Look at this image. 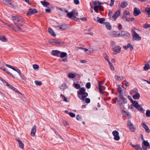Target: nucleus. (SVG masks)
<instances>
[{"instance_id":"obj_25","label":"nucleus","mask_w":150,"mask_h":150,"mask_svg":"<svg viewBox=\"0 0 150 150\" xmlns=\"http://www.w3.org/2000/svg\"><path fill=\"white\" fill-rule=\"evenodd\" d=\"M128 4V3L127 2L123 1L121 3V6L122 8H125L127 6Z\"/></svg>"},{"instance_id":"obj_32","label":"nucleus","mask_w":150,"mask_h":150,"mask_svg":"<svg viewBox=\"0 0 150 150\" xmlns=\"http://www.w3.org/2000/svg\"><path fill=\"white\" fill-rule=\"evenodd\" d=\"M102 86H103L102 85V84L101 83H100L99 82L98 85V89H99V91H100V92L101 93H102V89H101V87ZM97 88L98 89V87H97Z\"/></svg>"},{"instance_id":"obj_45","label":"nucleus","mask_w":150,"mask_h":150,"mask_svg":"<svg viewBox=\"0 0 150 150\" xmlns=\"http://www.w3.org/2000/svg\"><path fill=\"white\" fill-rule=\"evenodd\" d=\"M137 109L139 111L143 112L144 111V110L143 108L142 107L141 105H139V106L137 108Z\"/></svg>"},{"instance_id":"obj_35","label":"nucleus","mask_w":150,"mask_h":150,"mask_svg":"<svg viewBox=\"0 0 150 150\" xmlns=\"http://www.w3.org/2000/svg\"><path fill=\"white\" fill-rule=\"evenodd\" d=\"M150 68V65L149 64H146L144 67V69L145 71L148 70Z\"/></svg>"},{"instance_id":"obj_18","label":"nucleus","mask_w":150,"mask_h":150,"mask_svg":"<svg viewBox=\"0 0 150 150\" xmlns=\"http://www.w3.org/2000/svg\"><path fill=\"white\" fill-rule=\"evenodd\" d=\"M0 79L2 81V82H3V83L5 86H8V87L10 89L11 88L12 86H11L8 83L6 82L2 78H0Z\"/></svg>"},{"instance_id":"obj_21","label":"nucleus","mask_w":150,"mask_h":150,"mask_svg":"<svg viewBox=\"0 0 150 150\" xmlns=\"http://www.w3.org/2000/svg\"><path fill=\"white\" fill-rule=\"evenodd\" d=\"M93 51V49L92 48H89L88 49H85V52H86V54H88L92 53Z\"/></svg>"},{"instance_id":"obj_58","label":"nucleus","mask_w":150,"mask_h":150,"mask_svg":"<svg viewBox=\"0 0 150 150\" xmlns=\"http://www.w3.org/2000/svg\"><path fill=\"white\" fill-rule=\"evenodd\" d=\"M115 0H111L110 5L111 6L113 5L114 3Z\"/></svg>"},{"instance_id":"obj_2","label":"nucleus","mask_w":150,"mask_h":150,"mask_svg":"<svg viewBox=\"0 0 150 150\" xmlns=\"http://www.w3.org/2000/svg\"><path fill=\"white\" fill-rule=\"evenodd\" d=\"M73 86L77 89H80L79 90L77 91V95L79 98L81 100H84V88L83 87L80 88V86L78 84L74 82Z\"/></svg>"},{"instance_id":"obj_51","label":"nucleus","mask_w":150,"mask_h":150,"mask_svg":"<svg viewBox=\"0 0 150 150\" xmlns=\"http://www.w3.org/2000/svg\"><path fill=\"white\" fill-rule=\"evenodd\" d=\"M100 7V6H96L94 7V9L95 11L96 12H98V9H99V7Z\"/></svg>"},{"instance_id":"obj_8","label":"nucleus","mask_w":150,"mask_h":150,"mask_svg":"<svg viewBox=\"0 0 150 150\" xmlns=\"http://www.w3.org/2000/svg\"><path fill=\"white\" fill-rule=\"evenodd\" d=\"M121 47L120 46H117L112 48L113 54H116L120 52Z\"/></svg>"},{"instance_id":"obj_6","label":"nucleus","mask_w":150,"mask_h":150,"mask_svg":"<svg viewBox=\"0 0 150 150\" xmlns=\"http://www.w3.org/2000/svg\"><path fill=\"white\" fill-rule=\"evenodd\" d=\"M67 25L65 23L63 24L62 25L59 26L56 25L55 26V28H56L61 31L66 30L67 29Z\"/></svg>"},{"instance_id":"obj_34","label":"nucleus","mask_w":150,"mask_h":150,"mask_svg":"<svg viewBox=\"0 0 150 150\" xmlns=\"http://www.w3.org/2000/svg\"><path fill=\"white\" fill-rule=\"evenodd\" d=\"M40 2L42 5L44 6H47L50 4V3H49L45 1H41Z\"/></svg>"},{"instance_id":"obj_53","label":"nucleus","mask_w":150,"mask_h":150,"mask_svg":"<svg viewBox=\"0 0 150 150\" xmlns=\"http://www.w3.org/2000/svg\"><path fill=\"white\" fill-rule=\"evenodd\" d=\"M150 27V24H145L143 26V27L144 28H148Z\"/></svg>"},{"instance_id":"obj_59","label":"nucleus","mask_w":150,"mask_h":150,"mask_svg":"<svg viewBox=\"0 0 150 150\" xmlns=\"http://www.w3.org/2000/svg\"><path fill=\"white\" fill-rule=\"evenodd\" d=\"M118 92L119 93H121L122 92V90L120 86L118 87Z\"/></svg>"},{"instance_id":"obj_15","label":"nucleus","mask_w":150,"mask_h":150,"mask_svg":"<svg viewBox=\"0 0 150 150\" xmlns=\"http://www.w3.org/2000/svg\"><path fill=\"white\" fill-rule=\"evenodd\" d=\"M120 14V11L119 10L117 11L115 13L114 15L112 16V18L114 19V20H115Z\"/></svg>"},{"instance_id":"obj_64","label":"nucleus","mask_w":150,"mask_h":150,"mask_svg":"<svg viewBox=\"0 0 150 150\" xmlns=\"http://www.w3.org/2000/svg\"><path fill=\"white\" fill-rule=\"evenodd\" d=\"M112 13V12L111 11H110L108 13V16L109 17H111V14Z\"/></svg>"},{"instance_id":"obj_48","label":"nucleus","mask_w":150,"mask_h":150,"mask_svg":"<svg viewBox=\"0 0 150 150\" xmlns=\"http://www.w3.org/2000/svg\"><path fill=\"white\" fill-rule=\"evenodd\" d=\"M73 15L74 16H74H77L78 15V13L75 10H74L73 11H71Z\"/></svg>"},{"instance_id":"obj_43","label":"nucleus","mask_w":150,"mask_h":150,"mask_svg":"<svg viewBox=\"0 0 150 150\" xmlns=\"http://www.w3.org/2000/svg\"><path fill=\"white\" fill-rule=\"evenodd\" d=\"M58 9L61 10V11L63 12V13H68V11L64 8H58Z\"/></svg>"},{"instance_id":"obj_49","label":"nucleus","mask_w":150,"mask_h":150,"mask_svg":"<svg viewBox=\"0 0 150 150\" xmlns=\"http://www.w3.org/2000/svg\"><path fill=\"white\" fill-rule=\"evenodd\" d=\"M33 67L34 69L36 70L38 69L39 67L38 65L36 64H35L33 65Z\"/></svg>"},{"instance_id":"obj_63","label":"nucleus","mask_w":150,"mask_h":150,"mask_svg":"<svg viewBox=\"0 0 150 150\" xmlns=\"http://www.w3.org/2000/svg\"><path fill=\"white\" fill-rule=\"evenodd\" d=\"M62 123L63 125L65 126H67L68 125L67 122L66 121H63Z\"/></svg>"},{"instance_id":"obj_36","label":"nucleus","mask_w":150,"mask_h":150,"mask_svg":"<svg viewBox=\"0 0 150 150\" xmlns=\"http://www.w3.org/2000/svg\"><path fill=\"white\" fill-rule=\"evenodd\" d=\"M143 144L146 146H149V149L150 148L149 144L147 141L144 140L143 141Z\"/></svg>"},{"instance_id":"obj_44","label":"nucleus","mask_w":150,"mask_h":150,"mask_svg":"<svg viewBox=\"0 0 150 150\" xmlns=\"http://www.w3.org/2000/svg\"><path fill=\"white\" fill-rule=\"evenodd\" d=\"M60 96L63 99V100L64 101L66 102H68V100L67 98L64 96V95H62V94H61Z\"/></svg>"},{"instance_id":"obj_11","label":"nucleus","mask_w":150,"mask_h":150,"mask_svg":"<svg viewBox=\"0 0 150 150\" xmlns=\"http://www.w3.org/2000/svg\"><path fill=\"white\" fill-rule=\"evenodd\" d=\"M109 34L113 37H121L120 33L117 34V32L115 31H111L109 32Z\"/></svg>"},{"instance_id":"obj_33","label":"nucleus","mask_w":150,"mask_h":150,"mask_svg":"<svg viewBox=\"0 0 150 150\" xmlns=\"http://www.w3.org/2000/svg\"><path fill=\"white\" fill-rule=\"evenodd\" d=\"M0 40L4 42H6L7 40V39L4 36L2 35H0Z\"/></svg>"},{"instance_id":"obj_16","label":"nucleus","mask_w":150,"mask_h":150,"mask_svg":"<svg viewBox=\"0 0 150 150\" xmlns=\"http://www.w3.org/2000/svg\"><path fill=\"white\" fill-rule=\"evenodd\" d=\"M123 48L125 50H126L129 48L131 50H133L134 49L133 46L130 43H128L127 46H124L123 47Z\"/></svg>"},{"instance_id":"obj_60","label":"nucleus","mask_w":150,"mask_h":150,"mask_svg":"<svg viewBox=\"0 0 150 150\" xmlns=\"http://www.w3.org/2000/svg\"><path fill=\"white\" fill-rule=\"evenodd\" d=\"M69 115L71 117H75V115L74 113H68Z\"/></svg>"},{"instance_id":"obj_50","label":"nucleus","mask_w":150,"mask_h":150,"mask_svg":"<svg viewBox=\"0 0 150 150\" xmlns=\"http://www.w3.org/2000/svg\"><path fill=\"white\" fill-rule=\"evenodd\" d=\"M93 2L95 5H96L97 4H103L102 3H100L98 1H93Z\"/></svg>"},{"instance_id":"obj_24","label":"nucleus","mask_w":150,"mask_h":150,"mask_svg":"<svg viewBox=\"0 0 150 150\" xmlns=\"http://www.w3.org/2000/svg\"><path fill=\"white\" fill-rule=\"evenodd\" d=\"M121 37L122 36H129L130 35L129 33L127 32H125L122 31L121 32Z\"/></svg>"},{"instance_id":"obj_5","label":"nucleus","mask_w":150,"mask_h":150,"mask_svg":"<svg viewBox=\"0 0 150 150\" xmlns=\"http://www.w3.org/2000/svg\"><path fill=\"white\" fill-rule=\"evenodd\" d=\"M127 127L132 132H134L136 129L135 127L129 120L128 121Z\"/></svg>"},{"instance_id":"obj_55","label":"nucleus","mask_w":150,"mask_h":150,"mask_svg":"<svg viewBox=\"0 0 150 150\" xmlns=\"http://www.w3.org/2000/svg\"><path fill=\"white\" fill-rule=\"evenodd\" d=\"M85 101L86 103H89L90 102V99L88 98H85Z\"/></svg>"},{"instance_id":"obj_47","label":"nucleus","mask_w":150,"mask_h":150,"mask_svg":"<svg viewBox=\"0 0 150 150\" xmlns=\"http://www.w3.org/2000/svg\"><path fill=\"white\" fill-rule=\"evenodd\" d=\"M137 92V89H134L132 90L130 92V93L132 95H133Z\"/></svg>"},{"instance_id":"obj_20","label":"nucleus","mask_w":150,"mask_h":150,"mask_svg":"<svg viewBox=\"0 0 150 150\" xmlns=\"http://www.w3.org/2000/svg\"><path fill=\"white\" fill-rule=\"evenodd\" d=\"M11 1V0H3L2 2L4 4L11 7L12 6L11 3L10 2Z\"/></svg>"},{"instance_id":"obj_13","label":"nucleus","mask_w":150,"mask_h":150,"mask_svg":"<svg viewBox=\"0 0 150 150\" xmlns=\"http://www.w3.org/2000/svg\"><path fill=\"white\" fill-rule=\"evenodd\" d=\"M52 54L54 56L58 57H59L60 52L58 50H52Z\"/></svg>"},{"instance_id":"obj_12","label":"nucleus","mask_w":150,"mask_h":150,"mask_svg":"<svg viewBox=\"0 0 150 150\" xmlns=\"http://www.w3.org/2000/svg\"><path fill=\"white\" fill-rule=\"evenodd\" d=\"M141 13L140 10L137 8H135L133 12V15L135 16H137Z\"/></svg>"},{"instance_id":"obj_54","label":"nucleus","mask_w":150,"mask_h":150,"mask_svg":"<svg viewBox=\"0 0 150 150\" xmlns=\"http://www.w3.org/2000/svg\"><path fill=\"white\" fill-rule=\"evenodd\" d=\"M123 83L126 86H129V83L128 82L125 81H124L123 82Z\"/></svg>"},{"instance_id":"obj_27","label":"nucleus","mask_w":150,"mask_h":150,"mask_svg":"<svg viewBox=\"0 0 150 150\" xmlns=\"http://www.w3.org/2000/svg\"><path fill=\"white\" fill-rule=\"evenodd\" d=\"M105 21V19L104 18H100L99 17H97V21L99 23H103Z\"/></svg>"},{"instance_id":"obj_41","label":"nucleus","mask_w":150,"mask_h":150,"mask_svg":"<svg viewBox=\"0 0 150 150\" xmlns=\"http://www.w3.org/2000/svg\"><path fill=\"white\" fill-rule=\"evenodd\" d=\"M133 105L134 106L137 108L139 106V105L138 103L136 101H135L133 103Z\"/></svg>"},{"instance_id":"obj_10","label":"nucleus","mask_w":150,"mask_h":150,"mask_svg":"<svg viewBox=\"0 0 150 150\" xmlns=\"http://www.w3.org/2000/svg\"><path fill=\"white\" fill-rule=\"evenodd\" d=\"M6 66L7 67H9L10 68H11V69H12L13 70L16 71L18 73L19 76H21V72L20 70L19 69H18L17 68H15L13 67L12 66H11L9 65H8V64H6Z\"/></svg>"},{"instance_id":"obj_40","label":"nucleus","mask_w":150,"mask_h":150,"mask_svg":"<svg viewBox=\"0 0 150 150\" xmlns=\"http://www.w3.org/2000/svg\"><path fill=\"white\" fill-rule=\"evenodd\" d=\"M68 77L70 78L73 79L75 77V75L72 73H70L68 75Z\"/></svg>"},{"instance_id":"obj_31","label":"nucleus","mask_w":150,"mask_h":150,"mask_svg":"<svg viewBox=\"0 0 150 150\" xmlns=\"http://www.w3.org/2000/svg\"><path fill=\"white\" fill-rule=\"evenodd\" d=\"M67 87V86L65 83H63L59 87V88L61 89L64 90L66 89Z\"/></svg>"},{"instance_id":"obj_3","label":"nucleus","mask_w":150,"mask_h":150,"mask_svg":"<svg viewBox=\"0 0 150 150\" xmlns=\"http://www.w3.org/2000/svg\"><path fill=\"white\" fill-rule=\"evenodd\" d=\"M49 43L52 45H57L58 46L62 45L63 42H60L59 40L56 39H50L49 40Z\"/></svg>"},{"instance_id":"obj_42","label":"nucleus","mask_w":150,"mask_h":150,"mask_svg":"<svg viewBox=\"0 0 150 150\" xmlns=\"http://www.w3.org/2000/svg\"><path fill=\"white\" fill-rule=\"evenodd\" d=\"M91 83L89 82H87L86 85V87L87 89H90L91 87Z\"/></svg>"},{"instance_id":"obj_62","label":"nucleus","mask_w":150,"mask_h":150,"mask_svg":"<svg viewBox=\"0 0 150 150\" xmlns=\"http://www.w3.org/2000/svg\"><path fill=\"white\" fill-rule=\"evenodd\" d=\"M124 14L125 15H130V13L128 11H125V13Z\"/></svg>"},{"instance_id":"obj_57","label":"nucleus","mask_w":150,"mask_h":150,"mask_svg":"<svg viewBox=\"0 0 150 150\" xmlns=\"http://www.w3.org/2000/svg\"><path fill=\"white\" fill-rule=\"evenodd\" d=\"M103 55L104 57L106 60H107L108 61L109 60L108 57L106 54H104Z\"/></svg>"},{"instance_id":"obj_26","label":"nucleus","mask_w":150,"mask_h":150,"mask_svg":"<svg viewBox=\"0 0 150 150\" xmlns=\"http://www.w3.org/2000/svg\"><path fill=\"white\" fill-rule=\"evenodd\" d=\"M140 95L138 92L136 93L132 96L134 99H138L140 98Z\"/></svg>"},{"instance_id":"obj_7","label":"nucleus","mask_w":150,"mask_h":150,"mask_svg":"<svg viewBox=\"0 0 150 150\" xmlns=\"http://www.w3.org/2000/svg\"><path fill=\"white\" fill-rule=\"evenodd\" d=\"M112 134L114 136V139L116 141H118L120 139L119 132L116 130L112 132Z\"/></svg>"},{"instance_id":"obj_14","label":"nucleus","mask_w":150,"mask_h":150,"mask_svg":"<svg viewBox=\"0 0 150 150\" xmlns=\"http://www.w3.org/2000/svg\"><path fill=\"white\" fill-rule=\"evenodd\" d=\"M36 127L34 125L31 129L30 134L31 136L34 137L35 135L36 131Z\"/></svg>"},{"instance_id":"obj_9","label":"nucleus","mask_w":150,"mask_h":150,"mask_svg":"<svg viewBox=\"0 0 150 150\" xmlns=\"http://www.w3.org/2000/svg\"><path fill=\"white\" fill-rule=\"evenodd\" d=\"M37 11L35 9L30 8L27 12V15L28 16H30L36 13Z\"/></svg>"},{"instance_id":"obj_56","label":"nucleus","mask_w":150,"mask_h":150,"mask_svg":"<svg viewBox=\"0 0 150 150\" xmlns=\"http://www.w3.org/2000/svg\"><path fill=\"white\" fill-rule=\"evenodd\" d=\"M145 11L148 13L150 12V8L148 7H146L145 8Z\"/></svg>"},{"instance_id":"obj_19","label":"nucleus","mask_w":150,"mask_h":150,"mask_svg":"<svg viewBox=\"0 0 150 150\" xmlns=\"http://www.w3.org/2000/svg\"><path fill=\"white\" fill-rule=\"evenodd\" d=\"M141 125L142 127L145 129L146 132L149 133L150 132V130L149 129L148 127L144 123H142Z\"/></svg>"},{"instance_id":"obj_23","label":"nucleus","mask_w":150,"mask_h":150,"mask_svg":"<svg viewBox=\"0 0 150 150\" xmlns=\"http://www.w3.org/2000/svg\"><path fill=\"white\" fill-rule=\"evenodd\" d=\"M16 140L18 142L19 147L22 149H23L24 147V145L23 143L19 139H17Z\"/></svg>"},{"instance_id":"obj_37","label":"nucleus","mask_w":150,"mask_h":150,"mask_svg":"<svg viewBox=\"0 0 150 150\" xmlns=\"http://www.w3.org/2000/svg\"><path fill=\"white\" fill-rule=\"evenodd\" d=\"M105 25L108 29L110 30L111 29V27L110 24L108 22H106L105 23Z\"/></svg>"},{"instance_id":"obj_61","label":"nucleus","mask_w":150,"mask_h":150,"mask_svg":"<svg viewBox=\"0 0 150 150\" xmlns=\"http://www.w3.org/2000/svg\"><path fill=\"white\" fill-rule=\"evenodd\" d=\"M74 2L75 4L76 5L78 4L79 3V0H74Z\"/></svg>"},{"instance_id":"obj_38","label":"nucleus","mask_w":150,"mask_h":150,"mask_svg":"<svg viewBox=\"0 0 150 150\" xmlns=\"http://www.w3.org/2000/svg\"><path fill=\"white\" fill-rule=\"evenodd\" d=\"M11 89L13 90L15 92L17 93H19V94H20L21 95H22L21 93L18 91L17 90V89H16L15 87H13V86H12V88H11Z\"/></svg>"},{"instance_id":"obj_22","label":"nucleus","mask_w":150,"mask_h":150,"mask_svg":"<svg viewBox=\"0 0 150 150\" xmlns=\"http://www.w3.org/2000/svg\"><path fill=\"white\" fill-rule=\"evenodd\" d=\"M48 31L49 33L55 37L56 35L55 33L54 30L50 28H48Z\"/></svg>"},{"instance_id":"obj_1","label":"nucleus","mask_w":150,"mask_h":150,"mask_svg":"<svg viewBox=\"0 0 150 150\" xmlns=\"http://www.w3.org/2000/svg\"><path fill=\"white\" fill-rule=\"evenodd\" d=\"M11 19L13 21L15 24V26H13L12 25H8L7 23L3 22L0 20V21L3 23V27H6L9 29H12L16 31H21L23 30L22 27L24 23V20L23 18L21 16H13L11 17Z\"/></svg>"},{"instance_id":"obj_46","label":"nucleus","mask_w":150,"mask_h":150,"mask_svg":"<svg viewBox=\"0 0 150 150\" xmlns=\"http://www.w3.org/2000/svg\"><path fill=\"white\" fill-rule=\"evenodd\" d=\"M35 84L37 86H40L42 85V83L41 81H34Z\"/></svg>"},{"instance_id":"obj_4","label":"nucleus","mask_w":150,"mask_h":150,"mask_svg":"<svg viewBox=\"0 0 150 150\" xmlns=\"http://www.w3.org/2000/svg\"><path fill=\"white\" fill-rule=\"evenodd\" d=\"M132 39L133 40L139 41L141 40V37L135 31L132 30Z\"/></svg>"},{"instance_id":"obj_29","label":"nucleus","mask_w":150,"mask_h":150,"mask_svg":"<svg viewBox=\"0 0 150 150\" xmlns=\"http://www.w3.org/2000/svg\"><path fill=\"white\" fill-rule=\"evenodd\" d=\"M67 57V54L65 52H61L60 53L59 57L61 58H63Z\"/></svg>"},{"instance_id":"obj_52","label":"nucleus","mask_w":150,"mask_h":150,"mask_svg":"<svg viewBox=\"0 0 150 150\" xmlns=\"http://www.w3.org/2000/svg\"><path fill=\"white\" fill-rule=\"evenodd\" d=\"M115 77L116 79H117L118 80H122L123 79V77L122 76L119 77L118 76H115Z\"/></svg>"},{"instance_id":"obj_39","label":"nucleus","mask_w":150,"mask_h":150,"mask_svg":"<svg viewBox=\"0 0 150 150\" xmlns=\"http://www.w3.org/2000/svg\"><path fill=\"white\" fill-rule=\"evenodd\" d=\"M125 19L127 21H133L134 20V18H126Z\"/></svg>"},{"instance_id":"obj_17","label":"nucleus","mask_w":150,"mask_h":150,"mask_svg":"<svg viewBox=\"0 0 150 150\" xmlns=\"http://www.w3.org/2000/svg\"><path fill=\"white\" fill-rule=\"evenodd\" d=\"M67 13V16L69 18H71L72 17V19L73 20H76L77 19H79V18H77L76 17H74L71 11L69 13L68 12V13Z\"/></svg>"},{"instance_id":"obj_30","label":"nucleus","mask_w":150,"mask_h":150,"mask_svg":"<svg viewBox=\"0 0 150 150\" xmlns=\"http://www.w3.org/2000/svg\"><path fill=\"white\" fill-rule=\"evenodd\" d=\"M130 145L134 148L136 150H138L140 148V145L139 144H137L136 145H133L132 143H130Z\"/></svg>"},{"instance_id":"obj_28","label":"nucleus","mask_w":150,"mask_h":150,"mask_svg":"<svg viewBox=\"0 0 150 150\" xmlns=\"http://www.w3.org/2000/svg\"><path fill=\"white\" fill-rule=\"evenodd\" d=\"M123 115L127 119H129L130 118L131 115L130 113H123Z\"/></svg>"}]
</instances>
